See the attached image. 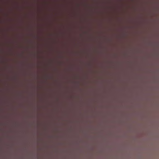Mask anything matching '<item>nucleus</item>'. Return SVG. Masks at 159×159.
<instances>
[{
  "instance_id": "1",
  "label": "nucleus",
  "mask_w": 159,
  "mask_h": 159,
  "mask_svg": "<svg viewBox=\"0 0 159 159\" xmlns=\"http://www.w3.org/2000/svg\"><path fill=\"white\" fill-rule=\"evenodd\" d=\"M70 98H71V95H70Z\"/></svg>"
}]
</instances>
